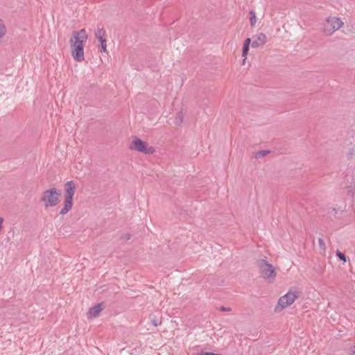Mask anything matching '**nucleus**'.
Listing matches in <instances>:
<instances>
[{
  "instance_id": "nucleus-9",
  "label": "nucleus",
  "mask_w": 355,
  "mask_h": 355,
  "mask_svg": "<svg viewBox=\"0 0 355 355\" xmlns=\"http://www.w3.org/2000/svg\"><path fill=\"white\" fill-rule=\"evenodd\" d=\"M266 41V36L263 33L257 35L256 38L252 42V47L257 48L265 44Z\"/></svg>"
},
{
  "instance_id": "nucleus-18",
  "label": "nucleus",
  "mask_w": 355,
  "mask_h": 355,
  "mask_svg": "<svg viewBox=\"0 0 355 355\" xmlns=\"http://www.w3.org/2000/svg\"><path fill=\"white\" fill-rule=\"evenodd\" d=\"M248 51H249V46H244L243 45V53H242L243 57H245V58L246 57Z\"/></svg>"
},
{
  "instance_id": "nucleus-4",
  "label": "nucleus",
  "mask_w": 355,
  "mask_h": 355,
  "mask_svg": "<svg viewBox=\"0 0 355 355\" xmlns=\"http://www.w3.org/2000/svg\"><path fill=\"white\" fill-rule=\"evenodd\" d=\"M258 267L261 276L268 280L272 282L276 277L277 273L275 268L273 266L269 263L266 259H261L258 261Z\"/></svg>"
},
{
  "instance_id": "nucleus-7",
  "label": "nucleus",
  "mask_w": 355,
  "mask_h": 355,
  "mask_svg": "<svg viewBox=\"0 0 355 355\" xmlns=\"http://www.w3.org/2000/svg\"><path fill=\"white\" fill-rule=\"evenodd\" d=\"M343 25L342 20L336 17H329L326 19L324 25V32L325 34L331 35L336 31L340 29Z\"/></svg>"
},
{
  "instance_id": "nucleus-22",
  "label": "nucleus",
  "mask_w": 355,
  "mask_h": 355,
  "mask_svg": "<svg viewBox=\"0 0 355 355\" xmlns=\"http://www.w3.org/2000/svg\"><path fill=\"white\" fill-rule=\"evenodd\" d=\"M3 223V218L0 217V230H1L2 228V224Z\"/></svg>"
},
{
  "instance_id": "nucleus-12",
  "label": "nucleus",
  "mask_w": 355,
  "mask_h": 355,
  "mask_svg": "<svg viewBox=\"0 0 355 355\" xmlns=\"http://www.w3.org/2000/svg\"><path fill=\"white\" fill-rule=\"evenodd\" d=\"M101 43V53H107V44H106V39H103L99 41Z\"/></svg>"
},
{
  "instance_id": "nucleus-21",
  "label": "nucleus",
  "mask_w": 355,
  "mask_h": 355,
  "mask_svg": "<svg viewBox=\"0 0 355 355\" xmlns=\"http://www.w3.org/2000/svg\"><path fill=\"white\" fill-rule=\"evenodd\" d=\"M201 355H221V354H214V353H212V352H203V353L201 354Z\"/></svg>"
},
{
  "instance_id": "nucleus-23",
  "label": "nucleus",
  "mask_w": 355,
  "mask_h": 355,
  "mask_svg": "<svg viewBox=\"0 0 355 355\" xmlns=\"http://www.w3.org/2000/svg\"><path fill=\"white\" fill-rule=\"evenodd\" d=\"M152 323L154 326L157 327L158 325L157 322H156V320H152Z\"/></svg>"
},
{
  "instance_id": "nucleus-3",
  "label": "nucleus",
  "mask_w": 355,
  "mask_h": 355,
  "mask_svg": "<svg viewBox=\"0 0 355 355\" xmlns=\"http://www.w3.org/2000/svg\"><path fill=\"white\" fill-rule=\"evenodd\" d=\"M65 194L63 207L60 209L61 215L67 214L71 209L73 205V198L76 191V183L74 181H68L64 185Z\"/></svg>"
},
{
  "instance_id": "nucleus-8",
  "label": "nucleus",
  "mask_w": 355,
  "mask_h": 355,
  "mask_svg": "<svg viewBox=\"0 0 355 355\" xmlns=\"http://www.w3.org/2000/svg\"><path fill=\"white\" fill-rule=\"evenodd\" d=\"M103 310V305L101 303H98L94 307L91 308L87 312V317L89 318H93L98 316L100 312Z\"/></svg>"
},
{
  "instance_id": "nucleus-2",
  "label": "nucleus",
  "mask_w": 355,
  "mask_h": 355,
  "mask_svg": "<svg viewBox=\"0 0 355 355\" xmlns=\"http://www.w3.org/2000/svg\"><path fill=\"white\" fill-rule=\"evenodd\" d=\"M60 191L53 187L43 191L40 201L45 208L53 207L60 202Z\"/></svg>"
},
{
  "instance_id": "nucleus-14",
  "label": "nucleus",
  "mask_w": 355,
  "mask_h": 355,
  "mask_svg": "<svg viewBox=\"0 0 355 355\" xmlns=\"http://www.w3.org/2000/svg\"><path fill=\"white\" fill-rule=\"evenodd\" d=\"M318 243H319V248L321 250H322L324 252H325L326 250V246H325V243L323 241L322 239L320 238L318 239Z\"/></svg>"
},
{
  "instance_id": "nucleus-13",
  "label": "nucleus",
  "mask_w": 355,
  "mask_h": 355,
  "mask_svg": "<svg viewBox=\"0 0 355 355\" xmlns=\"http://www.w3.org/2000/svg\"><path fill=\"white\" fill-rule=\"evenodd\" d=\"M332 211L334 212L332 213V214L334 215V217L336 218L340 217L343 214V210L335 207L332 209Z\"/></svg>"
},
{
  "instance_id": "nucleus-17",
  "label": "nucleus",
  "mask_w": 355,
  "mask_h": 355,
  "mask_svg": "<svg viewBox=\"0 0 355 355\" xmlns=\"http://www.w3.org/2000/svg\"><path fill=\"white\" fill-rule=\"evenodd\" d=\"M268 153H269L268 150H260V151L257 153L256 157H263V156L266 155Z\"/></svg>"
},
{
  "instance_id": "nucleus-5",
  "label": "nucleus",
  "mask_w": 355,
  "mask_h": 355,
  "mask_svg": "<svg viewBox=\"0 0 355 355\" xmlns=\"http://www.w3.org/2000/svg\"><path fill=\"white\" fill-rule=\"evenodd\" d=\"M298 293L297 291H289L286 294L282 296L277 305L275 307V312H280L284 309L291 306L297 299Z\"/></svg>"
},
{
  "instance_id": "nucleus-11",
  "label": "nucleus",
  "mask_w": 355,
  "mask_h": 355,
  "mask_svg": "<svg viewBox=\"0 0 355 355\" xmlns=\"http://www.w3.org/2000/svg\"><path fill=\"white\" fill-rule=\"evenodd\" d=\"M250 22L252 26H254L256 24V14L254 11L250 10Z\"/></svg>"
},
{
  "instance_id": "nucleus-6",
  "label": "nucleus",
  "mask_w": 355,
  "mask_h": 355,
  "mask_svg": "<svg viewBox=\"0 0 355 355\" xmlns=\"http://www.w3.org/2000/svg\"><path fill=\"white\" fill-rule=\"evenodd\" d=\"M130 148L146 155H151L155 152L154 147L148 146L146 141L137 137L132 139Z\"/></svg>"
},
{
  "instance_id": "nucleus-24",
  "label": "nucleus",
  "mask_w": 355,
  "mask_h": 355,
  "mask_svg": "<svg viewBox=\"0 0 355 355\" xmlns=\"http://www.w3.org/2000/svg\"><path fill=\"white\" fill-rule=\"evenodd\" d=\"M352 349H353V350H352L353 353H354V354H355V345H354V346H353V348H352Z\"/></svg>"
},
{
  "instance_id": "nucleus-1",
  "label": "nucleus",
  "mask_w": 355,
  "mask_h": 355,
  "mask_svg": "<svg viewBox=\"0 0 355 355\" xmlns=\"http://www.w3.org/2000/svg\"><path fill=\"white\" fill-rule=\"evenodd\" d=\"M87 38L88 35L84 28L79 31H73L72 33V37L69 40V44L71 50V55L77 62H82L85 59L84 45Z\"/></svg>"
},
{
  "instance_id": "nucleus-16",
  "label": "nucleus",
  "mask_w": 355,
  "mask_h": 355,
  "mask_svg": "<svg viewBox=\"0 0 355 355\" xmlns=\"http://www.w3.org/2000/svg\"><path fill=\"white\" fill-rule=\"evenodd\" d=\"M336 255L340 260L343 261L344 262H346V257L343 252H341L339 250H337Z\"/></svg>"
},
{
  "instance_id": "nucleus-19",
  "label": "nucleus",
  "mask_w": 355,
  "mask_h": 355,
  "mask_svg": "<svg viewBox=\"0 0 355 355\" xmlns=\"http://www.w3.org/2000/svg\"><path fill=\"white\" fill-rule=\"evenodd\" d=\"M250 42H251V40H250V38H247V39L245 40L243 45H244V46H250Z\"/></svg>"
},
{
  "instance_id": "nucleus-15",
  "label": "nucleus",
  "mask_w": 355,
  "mask_h": 355,
  "mask_svg": "<svg viewBox=\"0 0 355 355\" xmlns=\"http://www.w3.org/2000/svg\"><path fill=\"white\" fill-rule=\"evenodd\" d=\"M6 33V28L0 19V37H3Z\"/></svg>"
},
{
  "instance_id": "nucleus-10",
  "label": "nucleus",
  "mask_w": 355,
  "mask_h": 355,
  "mask_svg": "<svg viewBox=\"0 0 355 355\" xmlns=\"http://www.w3.org/2000/svg\"><path fill=\"white\" fill-rule=\"evenodd\" d=\"M95 37L98 40V41L105 39V31L103 28L98 27L94 33Z\"/></svg>"
},
{
  "instance_id": "nucleus-20",
  "label": "nucleus",
  "mask_w": 355,
  "mask_h": 355,
  "mask_svg": "<svg viewBox=\"0 0 355 355\" xmlns=\"http://www.w3.org/2000/svg\"><path fill=\"white\" fill-rule=\"evenodd\" d=\"M219 309H220V311H230V308L225 307V306H221Z\"/></svg>"
}]
</instances>
